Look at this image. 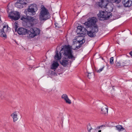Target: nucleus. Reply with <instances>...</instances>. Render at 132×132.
<instances>
[{"label":"nucleus","mask_w":132,"mask_h":132,"mask_svg":"<svg viewBox=\"0 0 132 132\" xmlns=\"http://www.w3.org/2000/svg\"><path fill=\"white\" fill-rule=\"evenodd\" d=\"M72 47L70 45H65L64 46H62V48L61 50L60 53V56L58 54V51H56V54L54 57V59L56 60H60L61 59V55L63 54L65 56L67 57V58H65V59H62L60 61L61 64L64 67L67 66L68 63V59H72L75 58L72 54ZM75 59H73L75 60Z\"/></svg>","instance_id":"nucleus-1"},{"label":"nucleus","mask_w":132,"mask_h":132,"mask_svg":"<svg viewBox=\"0 0 132 132\" xmlns=\"http://www.w3.org/2000/svg\"><path fill=\"white\" fill-rule=\"evenodd\" d=\"M51 17L50 14L48 10L44 6L40 9L39 14V19L40 21H45Z\"/></svg>","instance_id":"nucleus-2"},{"label":"nucleus","mask_w":132,"mask_h":132,"mask_svg":"<svg viewBox=\"0 0 132 132\" xmlns=\"http://www.w3.org/2000/svg\"><path fill=\"white\" fill-rule=\"evenodd\" d=\"M112 13L110 12L106 11H100L99 13L97 14V16L100 20L102 21L108 19L112 16Z\"/></svg>","instance_id":"nucleus-3"},{"label":"nucleus","mask_w":132,"mask_h":132,"mask_svg":"<svg viewBox=\"0 0 132 132\" xmlns=\"http://www.w3.org/2000/svg\"><path fill=\"white\" fill-rule=\"evenodd\" d=\"M28 32L29 35L28 36L29 38H32L39 35L40 33V30L37 28L33 27L30 28Z\"/></svg>","instance_id":"nucleus-4"},{"label":"nucleus","mask_w":132,"mask_h":132,"mask_svg":"<svg viewBox=\"0 0 132 132\" xmlns=\"http://www.w3.org/2000/svg\"><path fill=\"white\" fill-rule=\"evenodd\" d=\"M89 28V30L87 31V34L90 37H94L96 36V33L98 30V26L97 25H95L93 27Z\"/></svg>","instance_id":"nucleus-5"},{"label":"nucleus","mask_w":132,"mask_h":132,"mask_svg":"<svg viewBox=\"0 0 132 132\" xmlns=\"http://www.w3.org/2000/svg\"><path fill=\"white\" fill-rule=\"evenodd\" d=\"M97 22V19L96 18L93 17L88 19L87 21L85 22L84 24L86 26V28H88L95 25V24Z\"/></svg>","instance_id":"nucleus-6"},{"label":"nucleus","mask_w":132,"mask_h":132,"mask_svg":"<svg viewBox=\"0 0 132 132\" xmlns=\"http://www.w3.org/2000/svg\"><path fill=\"white\" fill-rule=\"evenodd\" d=\"M8 16L12 20H16L20 18V14L19 12H11L9 13Z\"/></svg>","instance_id":"nucleus-7"},{"label":"nucleus","mask_w":132,"mask_h":132,"mask_svg":"<svg viewBox=\"0 0 132 132\" xmlns=\"http://www.w3.org/2000/svg\"><path fill=\"white\" fill-rule=\"evenodd\" d=\"M27 19L29 23H30V26H33L34 25L37 23L38 21V20L36 18V16H29V17H27Z\"/></svg>","instance_id":"nucleus-8"},{"label":"nucleus","mask_w":132,"mask_h":132,"mask_svg":"<svg viewBox=\"0 0 132 132\" xmlns=\"http://www.w3.org/2000/svg\"><path fill=\"white\" fill-rule=\"evenodd\" d=\"M32 9L29 7L27 9L25 10L24 13L26 14V16L29 17L35 14L36 12Z\"/></svg>","instance_id":"nucleus-9"},{"label":"nucleus","mask_w":132,"mask_h":132,"mask_svg":"<svg viewBox=\"0 0 132 132\" xmlns=\"http://www.w3.org/2000/svg\"><path fill=\"white\" fill-rule=\"evenodd\" d=\"M28 30L27 29L22 27L19 28L17 31L19 35H22L28 34Z\"/></svg>","instance_id":"nucleus-10"},{"label":"nucleus","mask_w":132,"mask_h":132,"mask_svg":"<svg viewBox=\"0 0 132 132\" xmlns=\"http://www.w3.org/2000/svg\"><path fill=\"white\" fill-rule=\"evenodd\" d=\"M122 3L125 7H129L132 6V1L130 0H123Z\"/></svg>","instance_id":"nucleus-11"},{"label":"nucleus","mask_w":132,"mask_h":132,"mask_svg":"<svg viewBox=\"0 0 132 132\" xmlns=\"http://www.w3.org/2000/svg\"><path fill=\"white\" fill-rule=\"evenodd\" d=\"M107 4L106 1L103 0H101L100 2H98V5L99 7L102 8H104L106 7Z\"/></svg>","instance_id":"nucleus-12"},{"label":"nucleus","mask_w":132,"mask_h":132,"mask_svg":"<svg viewBox=\"0 0 132 132\" xmlns=\"http://www.w3.org/2000/svg\"><path fill=\"white\" fill-rule=\"evenodd\" d=\"M61 98L65 101L66 103L69 104H70L71 103V101L69 99L66 94H63L61 96Z\"/></svg>","instance_id":"nucleus-13"},{"label":"nucleus","mask_w":132,"mask_h":132,"mask_svg":"<svg viewBox=\"0 0 132 132\" xmlns=\"http://www.w3.org/2000/svg\"><path fill=\"white\" fill-rule=\"evenodd\" d=\"M108 107L105 105H104L102 108L101 113L103 114H106L108 113Z\"/></svg>","instance_id":"nucleus-14"},{"label":"nucleus","mask_w":132,"mask_h":132,"mask_svg":"<svg viewBox=\"0 0 132 132\" xmlns=\"http://www.w3.org/2000/svg\"><path fill=\"white\" fill-rule=\"evenodd\" d=\"M6 28V26L4 25L3 26L2 29H0V36L2 37H6V33L4 31V29Z\"/></svg>","instance_id":"nucleus-15"},{"label":"nucleus","mask_w":132,"mask_h":132,"mask_svg":"<svg viewBox=\"0 0 132 132\" xmlns=\"http://www.w3.org/2000/svg\"><path fill=\"white\" fill-rule=\"evenodd\" d=\"M29 0H19L17 1V2H19L24 6L29 3Z\"/></svg>","instance_id":"nucleus-16"},{"label":"nucleus","mask_w":132,"mask_h":132,"mask_svg":"<svg viewBox=\"0 0 132 132\" xmlns=\"http://www.w3.org/2000/svg\"><path fill=\"white\" fill-rule=\"evenodd\" d=\"M59 65V64L57 62H54L51 65V68L53 69H56Z\"/></svg>","instance_id":"nucleus-17"},{"label":"nucleus","mask_w":132,"mask_h":132,"mask_svg":"<svg viewBox=\"0 0 132 132\" xmlns=\"http://www.w3.org/2000/svg\"><path fill=\"white\" fill-rule=\"evenodd\" d=\"M85 42V40L84 39H82L80 40H78V42L79 44L78 46H76V48L78 49L80 48L82 46V44L84 43Z\"/></svg>","instance_id":"nucleus-18"},{"label":"nucleus","mask_w":132,"mask_h":132,"mask_svg":"<svg viewBox=\"0 0 132 132\" xmlns=\"http://www.w3.org/2000/svg\"><path fill=\"white\" fill-rule=\"evenodd\" d=\"M31 9H33L32 10L34 11H35L36 12V11L38 10V8L37 6V5L35 4H31L30 6H29Z\"/></svg>","instance_id":"nucleus-19"},{"label":"nucleus","mask_w":132,"mask_h":132,"mask_svg":"<svg viewBox=\"0 0 132 132\" xmlns=\"http://www.w3.org/2000/svg\"><path fill=\"white\" fill-rule=\"evenodd\" d=\"M11 116L12 117L13 121L15 122L18 120V118L17 117V115L16 113V112H14L12 113Z\"/></svg>","instance_id":"nucleus-20"},{"label":"nucleus","mask_w":132,"mask_h":132,"mask_svg":"<svg viewBox=\"0 0 132 132\" xmlns=\"http://www.w3.org/2000/svg\"><path fill=\"white\" fill-rule=\"evenodd\" d=\"M116 129L119 131H123L125 130V128H123L121 125H118L116 126Z\"/></svg>","instance_id":"nucleus-21"},{"label":"nucleus","mask_w":132,"mask_h":132,"mask_svg":"<svg viewBox=\"0 0 132 132\" xmlns=\"http://www.w3.org/2000/svg\"><path fill=\"white\" fill-rule=\"evenodd\" d=\"M15 6L19 8H22L24 7L22 4H20L19 2H18L17 1L15 4Z\"/></svg>","instance_id":"nucleus-22"},{"label":"nucleus","mask_w":132,"mask_h":132,"mask_svg":"<svg viewBox=\"0 0 132 132\" xmlns=\"http://www.w3.org/2000/svg\"><path fill=\"white\" fill-rule=\"evenodd\" d=\"M109 2H114L115 3L117 4L119 3L121 0H107Z\"/></svg>","instance_id":"nucleus-23"},{"label":"nucleus","mask_w":132,"mask_h":132,"mask_svg":"<svg viewBox=\"0 0 132 132\" xmlns=\"http://www.w3.org/2000/svg\"><path fill=\"white\" fill-rule=\"evenodd\" d=\"M88 30L86 28H84V27H83L82 28V31H81V33L82 34H85L86 32L87 33V31H88Z\"/></svg>","instance_id":"nucleus-24"},{"label":"nucleus","mask_w":132,"mask_h":132,"mask_svg":"<svg viewBox=\"0 0 132 132\" xmlns=\"http://www.w3.org/2000/svg\"><path fill=\"white\" fill-rule=\"evenodd\" d=\"M6 26V28H5V29H4V31H5V32L7 33V32H8V30H9L8 28H9V27H8V25H7Z\"/></svg>","instance_id":"nucleus-25"},{"label":"nucleus","mask_w":132,"mask_h":132,"mask_svg":"<svg viewBox=\"0 0 132 132\" xmlns=\"http://www.w3.org/2000/svg\"><path fill=\"white\" fill-rule=\"evenodd\" d=\"M27 17H29V16H22V18H21V20H23L24 21L26 22V21H25L26 20H27Z\"/></svg>","instance_id":"nucleus-26"},{"label":"nucleus","mask_w":132,"mask_h":132,"mask_svg":"<svg viewBox=\"0 0 132 132\" xmlns=\"http://www.w3.org/2000/svg\"><path fill=\"white\" fill-rule=\"evenodd\" d=\"M113 57H111L110 60V64H113Z\"/></svg>","instance_id":"nucleus-27"},{"label":"nucleus","mask_w":132,"mask_h":132,"mask_svg":"<svg viewBox=\"0 0 132 132\" xmlns=\"http://www.w3.org/2000/svg\"><path fill=\"white\" fill-rule=\"evenodd\" d=\"M83 26H78L77 27V29L78 30H80V32H81V31H82V28Z\"/></svg>","instance_id":"nucleus-28"},{"label":"nucleus","mask_w":132,"mask_h":132,"mask_svg":"<svg viewBox=\"0 0 132 132\" xmlns=\"http://www.w3.org/2000/svg\"><path fill=\"white\" fill-rule=\"evenodd\" d=\"M92 129V128L91 127L90 125H89L87 126V129L89 132H90V130Z\"/></svg>","instance_id":"nucleus-29"},{"label":"nucleus","mask_w":132,"mask_h":132,"mask_svg":"<svg viewBox=\"0 0 132 132\" xmlns=\"http://www.w3.org/2000/svg\"><path fill=\"white\" fill-rule=\"evenodd\" d=\"M17 23H15V26L14 27V28L15 31H17V28L18 27V26L17 25Z\"/></svg>","instance_id":"nucleus-30"},{"label":"nucleus","mask_w":132,"mask_h":132,"mask_svg":"<svg viewBox=\"0 0 132 132\" xmlns=\"http://www.w3.org/2000/svg\"><path fill=\"white\" fill-rule=\"evenodd\" d=\"M104 67V66H103L102 68L98 70H97V72L99 73H100V72H101V71H102L103 70Z\"/></svg>","instance_id":"nucleus-31"},{"label":"nucleus","mask_w":132,"mask_h":132,"mask_svg":"<svg viewBox=\"0 0 132 132\" xmlns=\"http://www.w3.org/2000/svg\"><path fill=\"white\" fill-rule=\"evenodd\" d=\"M87 73H88V74L87 75V76L88 77V78L89 79H90L92 77V76H91V73H89L88 72H87Z\"/></svg>","instance_id":"nucleus-32"},{"label":"nucleus","mask_w":132,"mask_h":132,"mask_svg":"<svg viewBox=\"0 0 132 132\" xmlns=\"http://www.w3.org/2000/svg\"><path fill=\"white\" fill-rule=\"evenodd\" d=\"M105 125H102L100 126H98L96 128V129H99L100 128V127H104Z\"/></svg>","instance_id":"nucleus-33"},{"label":"nucleus","mask_w":132,"mask_h":132,"mask_svg":"<svg viewBox=\"0 0 132 132\" xmlns=\"http://www.w3.org/2000/svg\"><path fill=\"white\" fill-rule=\"evenodd\" d=\"M116 65L118 67H119L121 66L120 63L119 62H117L116 63Z\"/></svg>","instance_id":"nucleus-34"},{"label":"nucleus","mask_w":132,"mask_h":132,"mask_svg":"<svg viewBox=\"0 0 132 132\" xmlns=\"http://www.w3.org/2000/svg\"><path fill=\"white\" fill-rule=\"evenodd\" d=\"M55 26L56 27H57L58 28H59V27L58 26V24L57 23H55Z\"/></svg>","instance_id":"nucleus-35"},{"label":"nucleus","mask_w":132,"mask_h":132,"mask_svg":"<svg viewBox=\"0 0 132 132\" xmlns=\"http://www.w3.org/2000/svg\"><path fill=\"white\" fill-rule=\"evenodd\" d=\"M129 54H130V55L131 56V57H132V51H131L130 52Z\"/></svg>","instance_id":"nucleus-36"},{"label":"nucleus","mask_w":132,"mask_h":132,"mask_svg":"<svg viewBox=\"0 0 132 132\" xmlns=\"http://www.w3.org/2000/svg\"><path fill=\"white\" fill-rule=\"evenodd\" d=\"M52 74H54V75H55V74H56V73L55 72H53H53H52Z\"/></svg>","instance_id":"nucleus-37"},{"label":"nucleus","mask_w":132,"mask_h":132,"mask_svg":"<svg viewBox=\"0 0 132 132\" xmlns=\"http://www.w3.org/2000/svg\"><path fill=\"white\" fill-rule=\"evenodd\" d=\"M101 130H99L98 132H101Z\"/></svg>","instance_id":"nucleus-38"},{"label":"nucleus","mask_w":132,"mask_h":132,"mask_svg":"<svg viewBox=\"0 0 132 132\" xmlns=\"http://www.w3.org/2000/svg\"><path fill=\"white\" fill-rule=\"evenodd\" d=\"M122 65H125V64H123Z\"/></svg>","instance_id":"nucleus-39"},{"label":"nucleus","mask_w":132,"mask_h":132,"mask_svg":"<svg viewBox=\"0 0 132 132\" xmlns=\"http://www.w3.org/2000/svg\"><path fill=\"white\" fill-rule=\"evenodd\" d=\"M102 127H100V128H101Z\"/></svg>","instance_id":"nucleus-40"}]
</instances>
